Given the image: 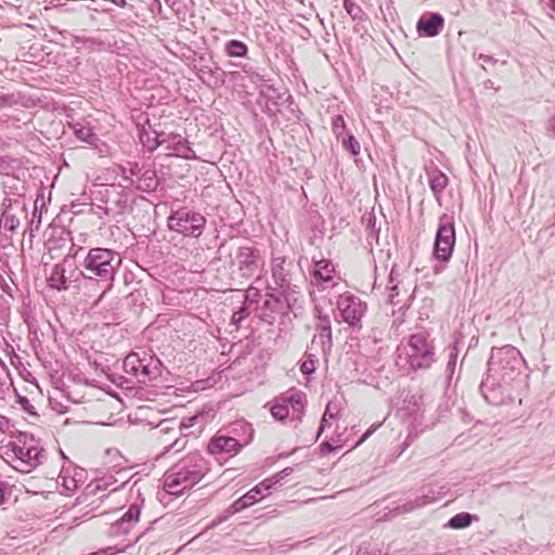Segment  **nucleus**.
<instances>
[{
	"mask_svg": "<svg viewBox=\"0 0 555 555\" xmlns=\"http://www.w3.org/2000/svg\"><path fill=\"white\" fill-rule=\"evenodd\" d=\"M209 470V463L202 454L190 453L164 474L163 488L171 495H182L197 485Z\"/></svg>",
	"mask_w": 555,
	"mask_h": 555,
	"instance_id": "nucleus-1",
	"label": "nucleus"
},
{
	"mask_svg": "<svg viewBox=\"0 0 555 555\" xmlns=\"http://www.w3.org/2000/svg\"><path fill=\"white\" fill-rule=\"evenodd\" d=\"M487 365L490 376L500 377L504 383H513L521 375L526 361L516 347L505 345L492 347Z\"/></svg>",
	"mask_w": 555,
	"mask_h": 555,
	"instance_id": "nucleus-2",
	"label": "nucleus"
},
{
	"mask_svg": "<svg viewBox=\"0 0 555 555\" xmlns=\"http://www.w3.org/2000/svg\"><path fill=\"white\" fill-rule=\"evenodd\" d=\"M121 264L120 255L109 248H91L85 257L81 266L90 275L83 278L93 280L100 278L104 282H112Z\"/></svg>",
	"mask_w": 555,
	"mask_h": 555,
	"instance_id": "nucleus-3",
	"label": "nucleus"
},
{
	"mask_svg": "<svg viewBox=\"0 0 555 555\" xmlns=\"http://www.w3.org/2000/svg\"><path fill=\"white\" fill-rule=\"evenodd\" d=\"M122 366L127 374L134 376L142 384L155 380L162 375L163 370L160 360L145 351L129 353Z\"/></svg>",
	"mask_w": 555,
	"mask_h": 555,
	"instance_id": "nucleus-4",
	"label": "nucleus"
},
{
	"mask_svg": "<svg viewBox=\"0 0 555 555\" xmlns=\"http://www.w3.org/2000/svg\"><path fill=\"white\" fill-rule=\"evenodd\" d=\"M301 309L300 298H296L294 306H291V302L288 304L286 299V294L276 289L267 293L261 305L256 307L258 318L268 324H273L280 315L293 313L297 317Z\"/></svg>",
	"mask_w": 555,
	"mask_h": 555,
	"instance_id": "nucleus-5",
	"label": "nucleus"
},
{
	"mask_svg": "<svg viewBox=\"0 0 555 555\" xmlns=\"http://www.w3.org/2000/svg\"><path fill=\"white\" fill-rule=\"evenodd\" d=\"M207 220L198 211L181 207L171 211L167 220V225L170 231L177 232L188 237H199L205 228Z\"/></svg>",
	"mask_w": 555,
	"mask_h": 555,
	"instance_id": "nucleus-6",
	"label": "nucleus"
},
{
	"mask_svg": "<svg viewBox=\"0 0 555 555\" xmlns=\"http://www.w3.org/2000/svg\"><path fill=\"white\" fill-rule=\"evenodd\" d=\"M408 347V361L413 371L429 369L437 360L434 343L426 333L412 334Z\"/></svg>",
	"mask_w": 555,
	"mask_h": 555,
	"instance_id": "nucleus-7",
	"label": "nucleus"
},
{
	"mask_svg": "<svg viewBox=\"0 0 555 555\" xmlns=\"http://www.w3.org/2000/svg\"><path fill=\"white\" fill-rule=\"evenodd\" d=\"M455 244V228L452 217L443 214L439 218V227L435 236L434 256L440 262L447 263L451 259Z\"/></svg>",
	"mask_w": 555,
	"mask_h": 555,
	"instance_id": "nucleus-8",
	"label": "nucleus"
},
{
	"mask_svg": "<svg viewBox=\"0 0 555 555\" xmlns=\"http://www.w3.org/2000/svg\"><path fill=\"white\" fill-rule=\"evenodd\" d=\"M512 384L513 383H504L500 377L490 376V374L487 373L486 378H483L479 385V390L489 404L499 406L513 402Z\"/></svg>",
	"mask_w": 555,
	"mask_h": 555,
	"instance_id": "nucleus-9",
	"label": "nucleus"
},
{
	"mask_svg": "<svg viewBox=\"0 0 555 555\" xmlns=\"http://www.w3.org/2000/svg\"><path fill=\"white\" fill-rule=\"evenodd\" d=\"M293 267L292 262L286 263L285 258H275L272 264V278L279 286V292L286 294V299L288 304L291 302V306H294L296 298L301 299L299 287L293 282Z\"/></svg>",
	"mask_w": 555,
	"mask_h": 555,
	"instance_id": "nucleus-10",
	"label": "nucleus"
},
{
	"mask_svg": "<svg viewBox=\"0 0 555 555\" xmlns=\"http://www.w3.org/2000/svg\"><path fill=\"white\" fill-rule=\"evenodd\" d=\"M273 488L272 479H264L261 482H259L257 486H255L253 489H250L248 492H246L244 495L235 500L230 508L225 512V515L219 516L217 519L212 520L210 527H216L219 524L223 522L229 518L230 515H233L235 513H240L243 509L249 507L250 505L255 504L259 500V495H263L264 491H269Z\"/></svg>",
	"mask_w": 555,
	"mask_h": 555,
	"instance_id": "nucleus-11",
	"label": "nucleus"
},
{
	"mask_svg": "<svg viewBox=\"0 0 555 555\" xmlns=\"http://www.w3.org/2000/svg\"><path fill=\"white\" fill-rule=\"evenodd\" d=\"M337 308L343 320L354 327L360 325L366 310V304L353 294L344 293L337 299Z\"/></svg>",
	"mask_w": 555,
	"mask_h": 555,
	"instance_id": "nucleus-12",
	"label": "nucleus"
},
{
	"mask_svg": "<svg viewBox=\"0 0 555 555\" xmlns=\"http://www.w3.org/2000/svg\"><path fill=\"white\" fill-rule=\"evenodd\" d=\"M68 262V257H65L62 262L53 266L50 275L47 278V284L50 288L57 292L67 291L72 282L78 281L79 276H85V271H79L77 268L70 270L69 274L66 275V264Z\"/></svg>",
	"mask_w": 555,
	"mask_h": 555,
	"instance_id": "nucleus-13",
	"label": "nucleus"
},
{
	"mask_svg": "<svg viewBox=\"0 0 555 555\" xmlns=\"http://www.w3.org/2000/svg\"><path fill=\"white\" fill-rule=\"evenodd\" d=\"M260 253L253 246H241L237 248L235 259L232 261L233 266L237 267L240 276L249 279L259 269Z\"/></svg>",
	"mask_w": 555,
	"mask_h": 555,
	"instance_id": "nucleus-14",
	"label": "nucleus"
},
{
	"mask_svg": "<svg viewBox=\"0 0 555 555\" xmlns=\"http://www.w3.org/2000/svg\"><path fill=\"white\" fill-rule=\"evenodd\" d=\"M142 503L143 499H141V503H132L119 519L111 524L106 531L107 537L118 538L129 534L140 520Z\"/></svg>",
	"mask_w": 555,
	"mask_h": 555,
	"instance_id": "nucleus-15",
	"label": "nucleus"
},
{
	"mask_svg": "<svg viewBox=\"0 0 555 555\" xmlns=\"http://www.w3.org/2000/svg\"><path fill=\"white\" fill-rule=\"evenodd\" d=\"M447 493L444 486H427L422 489V494L414 500L404 503L400 508L403 513H409L415 508L424 507L428 504L435 503Z\"/></svg>",
	"mask_w": 555,
	"mask_h": 555,
	"instance_id": "nucleus-16",
	"label": "nucleus"
},
{
	"mask_svg": "<svg viewBox=\"0 0 555 555\" xmlns=\"http://www.w3.org/2000/svg\"><path fill=\"white\" fill-rule=\"evenodd\" d=\"M14 455L16 461L14 468L22 473H29L41 464L44 450L42 447L33 448L31 450L28 448L23 450L22 453H14Z\"/></svg>",
	"mask_w": 555,
	"mask_h": 555,
	"instance_id": "nucleus-17",
	"label": "nucleus"
},
{
	"mask_svg": "<svg viewBox=\"0 0 555 555\" xmlns=\"http://www.w3.org/2000/svg\"><path fill=\"white\" fill-rule=\"evenodd\" d=\"M243 443L237 439L225 435H218L209 441L208 451L211 454H236L241 451Z\"/></svg>",
	"mask_w": 555,
	"mask_h": 555,
	"instance_id": "nucleus-18",
	"label": "nucleus"
},
{
	"mask_svg": "<svg viewBox=\"0 0 555 555\" xmlns=\"http://www.w3.org/2000/svg\"><path fill=\"white\" fill-rule=\"evenodd\" d=\"M444 20L438 13H429L422 16L417 22V30L427 37L437 36L443 28Z\"/></svg>",
	"mask_w": 555,
	"mask_h": 555,
	"instance_id": "nucleus-19",
	"label": "nucleus"
},
{
	"mask_svg": "<svg viewBox=\"0 0 555 555\" xmlns=\"http://www.w3.org/2000/svg\"><path fill=\"white\" fill-rule=\"evenodd\" d=\"M428 184L435 196V199L440 204L441 194L448 185L449 178L437 167L427 169Z\"/></svg>",
	"mask_w": 555,
	"mask_h": 555,
	"instance_id": "nucleus-20",
	"label": "nucleus"
},
{
	"mask_svg": "<svg viewBox=\"0 0 555 555\" xmlns=\"http://www.w3.org/2000/svg\"><path fill=\"white\" fill-rule=\"evenodd\" d=\"M280 400L288 405L292 420L299 421L305 409L304 395L299 391H287L280 397Z\"/></svg>",
	"mask_w": 555,
	"mask_h": 555,
	"instance_id": "nucleus-21",
	"label": "nucleus"
},
{
	"mask_svg": "<svg viewBox=\"0 0 555 555\" xmlns=\"http://www.w3.org/2000/svg\"><path fill=\"white\" fill-rule=\"evenodd\" d=\"M12 437L15 438V440L10 443L13 453H22L23 450L28 448L31 450L33 448L41 447L40 441L37 440L33 434L16 429Z\"/></svg>",
	"mask_w": 555,
	"mask_h": 555,
	"instance_id": "nucleus-22",
	"label": "nucleus"
},
{
	"mask_svg": "<svg viewBox=\"0 0 555 555\" xmlns=\"http://www.w3.org/2000/svg\"><path fill=\"white\" fill-rule=\"evenodd\" d=\"M24 166L21 158L11 156L0 157V173L4 176H12L13 178L20 179V173H24Z\"/></svg>",
	"mask_w": 555,
	"mask_h": 555,
	"instance_id": "nucleus-23",
	"label": "nucleus"
},
{
	"mask_svg": "<svg viewBox=\"0 0 555 555\" xmlns=\"http://www.w3.org/2000/svg\"><path fill=\"white\" fill-rule=\"evenodd\" d=\"M314 263L313 276L320 283H327L333 280L334 264L328 259H312Z\"/></svg>",
	"mask_w": 555,
	"mask_h": 555,
	"instance_id": "nucleus-24",
	"label": "nucleus"
},
{
	"mask_svg": "<svg viewBox=\"0 0 555 555\" xmlns=\"http://www.w3.org/2000/svg\"><path fill=\"white\" fill-rule=\"evenodd\" d=\"M318 334H315L311 341V349L315 345H318L321 349V352L326 356L331 352L333 341H332V327H317Z\"/></svg>",
	"mask_w": 555,
	"mask_h": 555,
	"instance_id": "nucleus-25",
	"label": "nucleus"
},
{
	"mask_svg": "<svg viewBox=\"0 0 555 555\" xmlns=\"http://www.w3.org/2000/svg\"><path fill=\"white\" fill-rule=\"evenodd\" d=\"M134 184L142 192H154L158 186V178L155 170L145 169Z\"/></svg>",
	"mask_w": 555,
	"mask_h": 555,
	"instance_id": "nucleus-26",
	"label": "nucleus"
},
{
	"mask_svg": "<svg viewBox=\"0 0 555 555\" xmlns=\"http://www.w3.org/2000/svg\"><path fill=\"white\" fill-rule=\"evenodd\" d=\"M145 297L146 291L144 288H135L127 295L126 302L134 314H139L142 311Z\"/></svg>",
	"mask_w": 555,
	"mask_h": 555,
	"instance_id": "nucleus-27",
	"label": "nucleus"
},
{
	"mask_svg": "<svg viewBox=\"0 0 555 555\" xmlns=\"http://www.w3.org/2000/svg\"><path fill=\"white\" fill-rule=\"evenodd\" d=\"M190 141H177L172 146V152L168 155H173L177 157L185 158V159H197L199 158L195 151L189 145Z\"/></svg>",
	"mask_w": 555,
	"mask_h": 555,
	"instance_id": "nucleus-28",
	"label": "nucleus"
},
{
	"mask_svg": "<svg viewBox=\"0 0 555 555\" xmlns=\"http://www.w3.org/2000/svg\"><path fill=\"white\" fill-rule=\"evenodd\" d=\"M362 223L367 233V241L375 240L378 243L379 228L376 227V216L373 212H366L362 217Z\"/></svg>",
	"mask_w": 555,
	"mask_h": 555,
	"instance_id": "nucleus-29",
	"label": "nucleus"
},
{
	"mask_svg": "<svg viewBox=\"0 0 555 555\" xmlns=\"http://www.w3.org/2000/svg\"><path fill=\"white\" fill-rule=\"evenodd\" d=\"M446 352L448 354V363L446 367L447 378L451 379L456 367L457 357H459V348L456 343L449 345L446 348Z\"/></svg>",
	"mask_w": 555,
	"mask_h": 555,
	"instance_id": "nucleus-30",
	"label": "nucleus"
},
{
	"mask_svg": "<svg viewBox=\"0 0 555 555\" xmlns=\"http://www.w3.org/2000/svg\"><path fill=\"white\" fill-rule=\"evenodd\" d=\"M399 273L392 268L389 274L387 291L388 301L392 305L397 304L395 298L399 295Z\"/></svg>",
	"mask_w": 555,
	"mask_h": 555,
	"instance_id": "nucleus-31",
	"label": "nucleus"
},
{
	"mask_svg": "<svg viewBox=\"0 0 555 555\" xmlns=\"http://www.w3.org/2000/svg\"><path fill=\"white\" fill-rule=\"evenodd\" d=\"M247 46L238 40H230L225 44V52L229 56L232 57H243L247 54Z\"/></svg>",
	"mask_w": 555,
	"mask_h": 555,
	"instance_id": "nucleus-32",
	"label": "nucleus"
},
{
	"mask_svg": "<svg viewBox=\"0 0 555 555\" xmlns=\"http://www.w3.org/2000/svg\"><path fill=\"white\" fill-rule=\"evenodd\" d=\"M473 520V516L469 513L462 512L450 518L448 526L452 529H464L467 528Z\"/></svg>",
	"mask_w": 555,
	"mask_h": 555,
	"instance_id": "nucleus-33",
	"label": "nucleus"
},
{
	"mask_svg": "<svg viewBox=\"0 0 555 555\" xmlns=\"http://www.w3.org/2000/svg\"><path fill=\"white\" fill-rule=\"evenodd\" d=\"M0 222L5 230L11 232L15 231L20 225L18 218L10 210L2 212Z\"/></svg>",
	"mask_w": 555,
	"mask_h": 555,
	"instance_id": "nucleus-34",
	"label": "nucleus"
},
{
	"mask_svg": "<svg viewBox=\"0 0 555 555\" xmlns=\"http://www.w3.org/2000/svg\"><path fill=\"white\" fill-rule=\"evenodd\" d=\"M271 414L275 420L283 421L289 416V408L279 398L276 403L271 408Z\"/></svg>",
	"mask_w": 555,
	"mask_h": 555,
	"instance_id": "nucleus-35",
	"label": "nucleus"
},
{
	"mask_svg": "<svg viewBox=\"0 0 555 555\" xmlns=\"http://www.w3.org/2000/svg\"><path fill=\"white\" fill-rule=\"evenodd\" d=\"M317 362H318V358L315 354L307 353V359L305 361H302V363L300 365V372L306 376L311 375L315 371Z\"/></svg>",
	"mask_w": 555,
	"mask_h": 555,
	"instance_id": "nucleus-36",
	"label": "nucleus"
},
{
	"mask_svg": "<svg viewBox=\"0 0 555 555\" xmlns=\"http://www.w3.org/2000/svg\"><path fill=\"white\" fill-rule=\"evenodd\" d=\"M261 298L260 291L254 286H249L245 291L244 304L251 307L254 304H258Z\"/></svg>",
	"mask_w": 555,
	"mask_h": 555,
	"instance_id": "nucleus-37",
	"label": "nucleus"
},
{
	"mask_svg": "<svg viewBox=\"0 0 555 555\" xmlns=\"http://www.w3.org/2000/svg\"><path fill=\"white\" fill-rule=\"evenodd\" d=\"M250 307L243 302V306L236 310L231 319L232 324L240 326L241 323L250 314Z\"/></svg>",
	"mask_w": 555,
	"mask_h": 555,
	"instance_id": "nucleus-38",
	"label": "nucleus"
},
{
	"mask_svg": "<svg viewBox=\"0 0 555 555\" xmlns=\"http://www.w3.org/2000/svg\"><path fill=\"white\" fill-rule=\"evenodd\" d=\"M90 143L91 149L98 153L100 157H105L111 155V147L106 143V141H87Z\"/></svg>",
	"mask_w": 555,
	"mask_h": 555,
	"instance_id": "nucleus-39",
	"label": "nucleus"
},
{
	"mask_svg": "<svg viewBox=\"0 0 555 555\" xmlns=\"http://www.w3.org/2000/svg\"><path fill=\"white\" fill-rule=\"evenodd\" d=\"M336 417V414L332 412L331 410V403L326 405L325 412L321 418L320 427L317 434V439L322 435L324 429L326 428L328 424V420H334Z\"/></svg>",
	"mask_w": 555,
	"mask_h": 555,
	"instance_id": "nucleus-40",
	"label": "nucleus"
},
{
	"mask_svg": "<svg viewBox=\"0 0 555 555\" xmlns=\"http://www.w3.org/2000/svg\"><path fill=\"white\" fill-rule=\"evenodd\" d=\"M13 206H16L17 208L22 209L24 207V203L21 198L5 197L2 202V212H5L7 210L12 211Z\"/></svg>",
	"mask_w": 555,
	"mask_h": 555,
	"instance_id": "nucleus-41",
	"label": "nucleus"
},
{
	"mask_svg": "<svg viewBox=\"0 0 555 555\" xmlns=\"http://www.w3.org/2000/svg\"><path fill=\"white\" fill-rule=\"evenodd\" d=\"M17 403L22 406V409L27 412L29 415L38 416L35 406L30 403V401L23 396H17Z\"/></svg>",
	"mask_w": 555,
	"mask_h": 555,
	"instance_id": "nucleus-42",
	"label": "nucleus"
},
{
	"mask_svg": "<svg viewBox=\"0 0 555 555\" xmlns=\"http://www.w3.org/2000/svg\"><path fill=\"white\" fill-rule=\"evenodd\" d=\"M345 151L351 155L357 156L361 152L360 141H341Z\"/></svg>",
	"mask_w": 555,
	"mask_h": 555,
	"instance_id": "nucleus-43",
	"label": "nucleus"
},
{
	"mask_svg": "<svg viewBox=\"0 0 555 555\" xmlns=\"http://www.w3.org/2000/svg\"><path fill=\"white\" fill-rule=\"evenodd\" d=\"M22 319L26 324L27 328H31L37 323L35 315L29 308H24L22 311Z\"/></svg>",
	"mask_w": 555,
	"mask_h": 555,
	"instance_id": "nucleus-44",
	"label": "nucleus"
},
{
	"mask_svg": "<svg viewBox=\"0 0 555 555\" xmlns=\"http://www.w3.org/2000/svg\"><path fill=\"white\" fill-rule=\"evenodd\" d=\"M15 430L16 429H14V426L11 424L10 420L3 415H0V431L8 433L13 436Z\"/></svg>",
	"mask_w": 555,
	"mask_h": 555,
	"instance_id": "nucleus-45",
	"label": "nucleus"
},
{
	"mask_svg": "<svg viewBox=\"0 0 555 555\" xmlns=\"http://www.w3.org/2000/svg\"><path fill=\"white\" fill-rule=\"evenodd\" d=\"M344 8L352 18H356L360 12V8L353 0H344Z\"/></svg>",
	"mask_w": 555,
	"mask_h": 555,
	"instance_id": "nucleus-46",
	"label": "nucleus"
},
{
	"mask_svg": "<svg viewBox=\"0 0 555 555\" xmlns=\"http://www.w3.org/2000/svg\"><path fill=\"white\" fill-rule=\"evenodd\" d=\"M315 312H317V318H318V323H317V327H332L331 325V319L328 315L326 314H322L321 313V310L315 308Z\"/></svg>",
	"mask_w": 555,
	"mask_h": 555,
	"instance_id": "nucleus-47",
	"label": "nucleus"
},
{
	"mask_svg": "<svg viewBox=\"0 0 555 555\" xmlns=\"http://www.w3.org/2000/svg\"><path fill=\"white\" fill-rule=\"evenodd\" d=\"M292 472H293L292 467H286V468L282 469L281 472H279L278 474L271 476L269 479H272V483H273V486H275L281 480H283L286 476L291 475Z\"/></svg>",
	"mask_w": 555,
	"mask_h": 555,
	"instance_id": "nucleus-48",
	"label": "nucleus"
},
{
	"mask_svg": "<svg viewBox=\"0 0 555 555\" xmlns=\"http://www.w3.org/2000/svg\"><path fill=\"white\" fill-rule=\"evenodd\" d=\"M142 144V149H146L150 153L155 151L157 147H159L163 143L166 141H140Z\"/></svg>",
	"mask_w": 555,
	"mask_h": 555,
	"instance_id": "nucleus-49",
	"label": "nucleus"
},
{
	"mask_svg": "<svg viewBox=\"0 0 555 555\" xmlns=\"http://www.w3.org/2000/svg\"><path fill=\"white\" fill-rule=\"evenodd\" d=\"M333 128H334V132H335L336 137L339 138L343 135V132L339 130V129L344 128V119L341 116H336L333 119Z\"/></svg>",
	"mask_w": 555,
	"mask_h": 555,
	"instance_id": "nucleus-50",
	"label": "nucleus"
},
{
	"mask_svg": "<svg viewBox=\"0 0 555 555\" xmlns=\"http://www.w3.org/2000/svg\"><path fill=\"white\" fill-rule=\"evenodd\" d=\"M119 170H120V175H121V177H122V180H124V182H125V186H127V188H128V186H132V185H134V180H133L131 177H128V176L126 175L127 169H126L125 167L120 166V167H119Z\"/></svg>",
	"mask_w": 555,
	"mask_h": 555,
	"instance_id": "nucleus-51",
	"label": "nucleus"
},
{
	"mask_svg": "<svg viewBox=\"0 0 555 555\" xmlns=\"http://www.w3.org/2000/svg\"><path fill=\"white\" fill-rule=\"evenodd\" d=\"M335 450V447L328 442V441H323L321 444H320V452L321 454H327V453H331Z\"/></svg>",
	"mask_w": 555,
	"mask_h": 555,
	"instance_id": "nucleus-52",
	"label": "nucleus"
},
{
	"mask_svg": "<svg viewBox=\"0 0 555 555\" xmlns=\"http://www.w3.org/2000/svg\"><path fill=\"white\" fill-rule=\"evenodd\" d=\"M143 171V168H141L137 163L130 164L129 172L131 176L137 177V179H139Z\"/></svg>",
	"mask_w": 555,
	"mask_h": 555,
	"instance_id": "nucleus-53",
	"label": "nucleus"
},
{
	"mask_svg": "<svg viewBox=\"0 0 555 555\" xmlns=\"http://www.w3.org/2000/svg\"><path fill=\"white\" fill-rule=\"evenodd\" d=\"M35 218H36V216L34 215V217H33V219L30 220V223H29L30 231H34V230L37 231L40 228L41 217L39 216L37 220Z\"/></svg>",
	"mask_w": 555,
	"mask_h": 555,
	"instance_id": "nucleus-54",
	"label": "nucleus"
},
{
	"mask_svg": "<svg viewBox=\"0 0 555 555\" xmlns=\"http://www.w3.org/2000/svg\"><path fill=\"white\" fill-rule=\"evenodd\" d=\"M375 431V426H371L363 435L362 437L359 439V441L357 442V446L358 444H361L363 443Z\"/></svg>",
	"mask_w": 555,
	"mask_h": 555,
	"instance_id": "nucleus-55",
	"label": "nucleus"
},
{
	"mask_svg": "<svg viewBox=\"0 0 555 555\" xmlns=\"http://www.w3.org/2000/svg\"><path fill=\"white\" fill-rule=\"evenodd\" d=\"M28 330V334L29 336L31 337V339H39V327L36 324H34V326L31 328H27Z\"/></svg>",
	"mask_w": 555,
	"mask_h": 555,
	"instance_id": "nucleus-56",
	"label": "nucleus"
},
{
	"mask_svg": "<svg viewBox=\"0 0 555 555\" xmlns=\"http://www.w3.org/2000/svg\"><path fill=\"white\" fill-rule=\"evenodd\" d=\"M8 487L3 481H0V504L4 503Z\"/></svg>",
	"mask_w": 555,
	"mask_h": 555,
	"instance_id": "nucleus-57",
	"label": "nucleus"
},
{
	"mask_svg": "<svg viewBox=\"0 0 555 555\" xmlns=\"http://www.w3.org/2000/svg\"><path fill=\"white\" fill-rule=\"evenodd\" d=\"M46 247L47 249L49 250V253H51L52 250L56 249L60 247L59 245V242L55 241V240H49L47 243H46Z\"/></svg>",
	"mask_w": 555,
	"mask_h": 555,
	"instance_id": "nucleus-58",
	"label": "nucleus"
},
{
	"mask_svg": "<svg viewBox=\"0 0 555 555\" xmlns=\"http://www.w3.org/2000/svg\"><path fill=\"white\" fill-rule=\"evenodd\" d=\"M197 418H198V416H192V417L188 418V423H182L181 429L182 428H184V429L190 428L191 426H193L195 424Z\"/></svg>",
	"mask_w": 555,
	"mask_h": 555,
	"instance_id": "nucleus-59",
	"label": "nucleus"
},
{
	"mask_svg": "<svg viewBox=\"0 0 555 555\" xmlns=\"http://www.w3.org/2000/svg\"><path fill=\"white\" fill-rule=\"evenodd\" d=\"M63 486H64L67 490L75 489V488H76V480H75V479H69V480H67L66 478H64Z\"/></svg>",
	"mask_w": 555,
	"mask_h": 555,
	"instance_id": "nucleus-60",
	"label": "nucleus"
},
{
	"mask_svg": "<svg viewBox=\"0 0 555 555\" xmlns=\"http://www.w3.org/2000/svg\"><path fill=\"white\" fill-rule=\"evenodd\" d=\"M116 204H117V206H119L120 210H124L128 206L127 199H121V198L118 199L116 202Z\"/></svg>",
	"mask_w": 555,
	"mask_h": 555,
	"instance_id": "nucleus-61",
	"label": "nucleus"
},
{
	"mask_svg": "<svg viewBox=\"0 0 555 555\" xmlns=\"http://www.w3.org/2000/svg\"><path fill=\"white\" fill-rule=\"evenodd\" d=\"M236 427H240L241 429L243 428H248L249 429V425L248 424H245V423H235L233 424V431L236 430Z\"/></svg>",
	"mask_w": 555,
	"mask_h": 555,
	"instance_id": "nucleus-62",
	"label": "nucleus"
},
{
	"mask_svg": "<svg viewBox=\"0 0 555 555\" xmlns=\"http://www.w3.org/2000/svg\"><path fill=\"white\" fill-rule=\"evenodd\" d=\"M169 448H178V450L181 448L179 447V440L177 439Z\"/></svg>",
	"mask_w": 555,
	"mask_h": 555,
	"instance_id": "nucleus-63",
	"label": "nucleus"
}]
</instances>
